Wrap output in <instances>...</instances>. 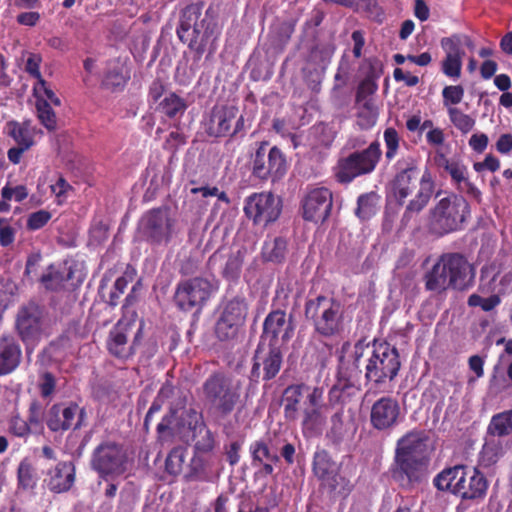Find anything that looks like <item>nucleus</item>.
Masks as SVG:
<instances>
[{"instance_id": "f257e3e1", "label": "nucleus", "mask_w": 512, "mask_h": 512, "mask_svg": "<svg viewBox=\"0 0 512 512\" xmlns=\"http://www.w3.org/2000/svg\"><path fill=\"white\" fill-rule=\"evenodd\" d=\"M429 438L424 431L412 430L400 437L388 468L391 480L404 491H413L428 483L431 474Z\"/></svg>"}, {"instance_id": "f03ea898", "label": "nucleus", "mask_w": 512, "mask_h": 512, "mask_svg": "<svg viewBox=\"0 0 512 512\" xmlns=\"http://www.w3.org/2000/svg\"><path fill=\"white\" fill-rule=\"evenodd\" d=\"M202 3L187 5L181 12L176 34L179 40L187 43L193 52V60L199 62L208 51V57L217 50V41L221 35L217 18L210 9L202 16Z\"/></svg>"}, {"instance_id": "7ed1b4c3", "label": "nucleus", "mask_w": 512, "mask_h": 512, "mask_svg": "<svg viewBox=\"0 0 512 512\" xmlns=\"http://www.w3.org/2000/svg\"><path fill=\"white\" fill-rule=\"evenodd\" d=\"M397 169V173L391 182V189L398 204H404L406 198L412 194L419 184L418 192L407 204L401 219L402 225L407 226L413 214H419L427 206L434 192V181L428 169L419 177L418 163L412 157L399 160Z\"/></svg>"}, {"instance_id": "20e7f679", "label": "nucleus", "mask_w": 512, "mask_h": 512, "mask_svg": "<svg viewBox=\"0 0 512 512\" xmlns=\"http://www.w3.org/2000/svg\"><path fill=\"white\" fill-rule=\"evenodd\" d=\"M352 358L356 368L364 366L366 384L375 388L392 382L401 368L398 349L386 341L374 340L367 344L358 341L354 345Z\"/></svg>"}, {"instance_id": "39448f33", "label": "nucleus", "mask_w": 512, "mask_h": 512, "mask_svg": "<svg viewBox=\"0 0 512 512\" xmlns=\"http://www.w3.org/2000/svg\"><path fill=\"white\" fill-rule=\"evenodd\" d=\"M424 282L428 291L442 292L448 288L466 291L474 285L475 268L461 253H444L425 273Z\"/></svg>"}, {"instance_id": "423d86ee", "label": "nucleus", "mask_w": 512, "mask_h": 512, "mask_svg": "<svg viewBox=\"0 0 512 512\" xmlns=\"http://www.w3.org/2000/svg\"><path fill=\"white\" fill-rule=\"evenodd\" d=\"M304 316L313 327V333L331 340L340 337L345 330V311L342 303L331 296H309L304 304Z\"/></svg>"}, {"instance_id": "0eeeda50", "label": "nucleus", "mask_w": 512, "mask_h": 512, "mask_svg": "<svg viewBox=\"0 0 512 512\" xmlns=\"http://www.w3.org/2000/svg\"><path fill=\"white\" fill-rule=\"evenodd\" d=\"M470 216L469 202L462 195L451 192L429 210L427 230L435 237H443L463 230Z\"/></svg>"}, {"instance_id": "6e6552de", "label": "nucleus", "mask_w": 512, "mask_h": 512, "mask_svg": "<svg viewBox=\"0 0 512 512\" xmlns=\"http://www.w3.org/2000/svg\"><path fill=\"white\" fill-rule=\"evenodd\" d=\"M241 390V382L224 370L213 371L202 384L205 402L221 417L235 410L241 400Z\"/></svg>"}, {"instance_id": "1a4fd4ad", "label": "nucleus", "mask_w": 512, "mask_h": 512, "mask_svg": "<svg viewBox=\"0 0 512 512\" xmlns=\"http://www.w3.org/2000/svg\"><path fill=\"white\" fill-rule=\"evenodd\" d=\"M257 147L249 158L251 175L260 181L276 182L282 179L288 170L285 153L268 141L256 143Z\"/></svg>"}, {"instance_id": "9d476101", "label": "nucleus", "mask_w": 512, "mask_h": 512, "mask_svg": "<svg viewBox=\"0 0 512 512\" xmlns=\"http://www.w3.org/2000/svg\"><path fill=\"white\" fill-rule=\"evenodd\" d=\"M381 156L380 143L373 141L366 149L340 158L335 167L336 180L341 184H348L357 177L372 173Z\"/></svg>"}, {"instance_id": "9b49d317", "label": "nucleus", "mask_w": 512, "mask_h": 512, "mask_svg": "<svg viewBox=\"0 0 512 512\" xmlns=\"http://www.w3.org/2000/svg\"><path fill=\"white\" fill-rule=\"evenodd\" d=\"M299 420L304 438H316L322 434L327 421L323 387L307 389Z\"/></svg>"}, {"instance_id": "f8f14e48", "label": "nucleus", "mask_w": 512, "mask_h": 512, "mask_svg": "<svg viewBox=\"0 0 512 512\" xmlns=\"http://www.w3.org/2000/svg\"><path fill=\"white\" fill-rule=\"evenodd\" d=\"M213 285L204 277H193L178 282L175 293V305L182 311L200 310L211 297Z\"/></svg>"}, {"instance_id": "ddd939ff", "label": "nucleus", "mask_w": 512, "mask_h": 512, "mask_svg": "<svg viewBox=\"0 0 512 512\" xmlns=\"http://www.w3.org/2000/svg\"><path fill=\"white\" fill-rule=\"evenodd\" d=\"M243 210L255 226L266 227L279 218L282 203L271 192L252 193L245 199Z\"/></svg>"}, {"instance_id": "4468645a", "label": "nucleus", "mask_w": 512, "mask_h": 512, "mask_svg": "<svg viewBox=\"0 0 512 512\" xmlns=\"http://www.w3.org/2000/svg\"><path fill=\"white\" fill-rule=\"evenodd\" d=\"M174 220L166 207L153 208L141 219V233L151 244L169 243L172 237Z\"/></svg>"}, {"instance_id": "2eb2a0df", "label": "nucleus", "mask_w": 512, "mask_h": 512, "mask_svg": "<svg viewBox=\"0 0 512 512\" xmlns=\"http://www.w3.org/2000/svg\"><path fill=\"white\" fill-rule=\"evenodd\" d=\"M333 207V194L326 187L308 188L301 199V212L305 221L324 223Z\"/></svg>"}, {"instance_id": "dca6fc26", "label": "nucleus", "mask_w": 512, "mask_h": 512, "mask_svg": "<svg viewBox=\"0 0 512 512\" xmlns=\"http://www.w3.org/2000/svg\"><path fill=\"white\" fill-rule=\"evenodd\" d=\"M131 324L124 323L121 320L110 330L106 347L108 352L121 361L131 359L143 339V324H141L135 333L131 343H128L129 329Z\"/></svg>"}, {"instance_id": "f3484780", "label": "nucleus", "mask_w": 512, "mask_h": 512, "mask_svg": "<svg viewBox=\"0 0 512 512\" xmlns=\"http://www.w3.org/2000/svg\"><path fill=\"white\" fill-rule=\"evenodd\" d=\"M126 456L122 447L114 442H105L95 448L92 454V468L104 478L120 475L125 470Z\"/></svg>"}, {"instance_id": "a211bd4d", "label": "nucleus", "mask_w": 512, "mask_h": 512, "mask_svg": "<svg viewBox=\"0 0 512 512\" xmlns=\"http://www.w3.org/2000/svg\"><path fill=\"white\" fill-rule=\"evenodd\" d=\"M330 425L326 431V439L337 449L350 444L358 430L352 409L338 408L330 417Z\"/></svg>"}, {"instance_id": "6ab92c4d", "label": "nucleus", "mask_w": 512, "mask_h": 512, "mask_svg": "<svg viewBox=\"0 0 512 512\" xmlns=\"http://www.w3.org/2000/svg\"><path fill=\"white\" fill-rule=\"evenodd\" d=\"M282 364L283 354L279 347L269 344L268 349L265 350L259 345L253 357L249 378L255 383H258L260 380L268 382L278 375Z\"/></svg>"}, {"instance_id": "aec40b11", "label": "nucleus", "mask_w": 512, "mask_h": 512, "mask_svg": "<svg viewBox=\"0 0 512 512\" xmlns=\"http://www.w3.org/2000/svg\"><path fill=\"white\" fill-rule=\"evenodd\" d=\"M401 421V407L398 400L382 396L371 406L370 425L377 431H388Z\"/></svg>"}, {"instance_id": "412c9836", "label": "nucleus", "mask_w": 512, "mask_h": 512, "mask_svg": "<svg viewBox=\"0 0 512 512\" xmlns=\"http://www.w3.org/2000/svg\"><path fill=\"white\" fill-rule=\"evenodd\" d=\"M42 319L43 309L35 302H29L20 308L17 314L16 328L24 342L34 340L40 336Z\"/></svg>"}, {"instance_id": "4be33fe9", "label": "nucleus", "mask_w": 512, "mask_h": 512, "mask_svg": "<svg viewBox=\"0 0 512 512\" xmlns=\"http://www.w3.org/2000/svg\"><path fill=\"white\" fill-rule=\"evenodd\" d=\"M293 327L291 318L287 320L286 312L281 309L270 311L264 319L262 338L268 339L269 344L276 345L279 337L287 342L292 337Z\"/></svg>"}, {"instance_id": "5701e85b", "label": "nucleus", "mask_w": 512, "mask_h": 512, "mask_svg": "<svg viewBox=\"0 0 512 512\" xmlns=\"http://www.w3.org/2000/svg\"><path fill=\"white\" fill-rule=\"evenodd\" d=\"M76 480V468L72 461H59L50 468L44 479V483L55 494L68 492Z\"/></svg>"}, {"instance_id": "b1692460", "label": "nucleus", "mask_w": 512, "mask_h": 512, "mask_svg": "<svg viewBox=\"0 0 512 512\" xmlns=\"http://www.w3.org/2000/svg\"><path fill=\"white\" fill-rule=\"evenodd\" d=\"M238 115V108L232 105H215L206 121V133L211 137L229 135L232 123Z\"/></svg>"}, {"instance_id": "393cba45", "label": "nucleus", "mask_w": 512, "mask_h": 512, "mask_svg": "<svg viewBox=\"0 0 512 512\" xmlns=\"http://www.w3.org/2000/svg\"><path fill=\"white\" fill-rule=\"evenodd\" d=\"M377 89V83L370 78L363 79L357 87L356 103L362 105V111L358 112L357 117L360 121L364 120L361 125L373 126L376 123L378 113L371 96Z\"/></svg>"}, {"instance_id": "a878e982", "label": "nucleus", "mask_w": 512, "mask_h": 512, "mask_svg": "<svg viewBox=\"0 0 512 512\" xmlns=\"http://www.w3.org/2000/svg\"><path fill=\"white\" fill-rule=\"evenodd\" d=\"M469 467L465 465H455L443 469L433 479V485L439 491H448L454 495L461 492L462 483L468 480Z\"/></svg>"}, {"instance_id": "bb28decb", "label": "nucleus", "mask_w": 512, "mask_h": 512, "mask_svg": "<svg viewBox=\"0 0 512 512\" xmlns=\"http://www.w3.org/2000/svg\"><path fill=\"white\" fill-rule=\"evenodd\" d=\"M313 387L304 383L291 384L287 386L282 394L283 416L287 422H295L299 420L302 410L303 393H307V389Z\"/></svg>"}, {"instance_id": "cd10ccee", "label": "nucleus", "mask_w": 512, "mask_h": 512, "mask_svg": "<svg viewBox=\"0 0 512 512\" xmlns=\"http://www.w3.org/2000/svg\"><path fill=\"white\" fill-rule=\"evenodd\" d=\"M22 349L19 341L11 335L0 337V376L12 373L20 364Z\"/></svg>"}, {"instance_id": "c85d7f7f", "label": "nucleus", "mask_w": 512, "mask_h": 512, "mask_svg": "<svg viewBox=\"0 0 512 512\" xmlns=\"http://www.w3.org/2000/svg\"><path fill=\"white\" fill-rule=\"evenodd\" d=\"M249 452L251 454L252 466L260 468L258 473L264 476L273 474L274 464L280 461V457L277 453L270 450L266 440L260 439L252 442L249 446Z\"/></svg>"}, {"instance_id": "c756f323", "label": "nucleus", "mask_w": 512, "mask_h": 512, "mask_svg": "<svg viewBox=\"0 0 512 512\" xmlns=\"http://www.w3.org/2000/svg\"><path fill=\"white\" fill-rule=\"evenodd\" d=\"M249 312V305L244 296H235L222 303L219 317L243 328Z\"/></svg>"}, {"instance_id": "7c9ffc66", "label": "nucleus", "mask_w": 512, "mask_h": 512, "mask_svg": "<svg viewBox=\"0 0 512 512\" xmlns=\"http://www.w3.org/2000/svg\"><path fill=\"white\" fill-rule=\"evenodd\" d=\"M84 334L81 332L79 322L72 321L68 324L64 332L50 343V348L54 353H67L77 347Z\"/></svg>"}, {"instance_id": "2f4dec72", "label": "nucleus", "mask_w": 512, "mask_h": 512, "mask_svg": "<svg viewBox=\"0 0 512 512\" xmlns=\"http://www.w3.org/2000/svg\"><path fill=\"white\" fill-rule=\"evenodd\" d=\"M488 489V482L483 473L476 468H469L468 480L462 483L458 496L462 499L474 500L483 498Z\"/></svg>"}, {"instance_id": "473e14b6", "label": "nucleus", "mask_w": 512, "mask_h": 512, "mask_svg": "<svg viewBox=\"0 0 512 512\" xmlns=\"http://www.w3.org/2000/svg\"><path fill=\"white\" fill-rule=\"evenodd\" d=\"M435 163L438 167L444 169V171L449 174L452 182L457 186V188H461V184L463 183L465 185L469 184L468 169L461 161L448 158L443 153H437L435 156Z\"/></svg>"}, {"instance_id": "72a5a7b5", "label": "nucleus", "mask_w": 512, "mask_h": 512, "mask_svg": "<svg viewBox=\"0 0 512 512\" xmlns=\"http://www.w3.org/2000/svg\"><path fill=\"white\" fill-rule=\"evenodd\" d=\"M6 133L18 146L31 148L34 144V128L31 120L18 122L16 120L8 121L5 125Z\"/></svg>"}, {"instance_id": "f704fd0d", "label": "nucleus", "mask_w": 512, "mask_h": 512, "mask_svg": "<svg viewBox=\"0 0 512 512\" xmlns=\"http://www.w3.org/2000/svg\"><path fill=\"white\" fill-rule=\"evenodd\" d=\"M129 79V72L124 65L118 60H112L107 64L102 86L112 91L123 90Z\"/></svg>"}, {"instance_id": "c9c22d12", "label": "nucleus", "mask_w": 512, "mask_h": 512, "mask_svg": "<svg viewBox=\"0 0 512 512\" xmlns=\"http://www.w3.org/2000/svg\"><path fill=\"white\" fill-rule=\"evenodd\" d=\"M188 416L194 419L193 429L198 432L199 439L195 442V450L202 453L211 452L214 448V437L212 432L206 427L203 421H199L200 417L194 409L187 411Z\"/></svg>"}, {"instance_id": "e433bc0d", "label": "nucleus", "mask_w": 512, "mask_h": 512, "mask_svg": "<svg viewBox=\"0 0 512 512\" xmlns=\"http://www.w3.org/2000/svg\"><path fill=\"white\" fill-rule=\"evenodd\" d=\"M312 469L315 476L321 481H329L335 473V462L329 452L318 449L313 456Z\"/></svg>"}, {"instance_id": "4c0bfd02", "label": "nucleus", "mask_w": 512, "mask_h": 512, "mask_svg": "<svg viewBox=\"0 0 512 512\" xmlns=\"http://www.w3.org/2000/svg\"><path fill=\"white\" fill-rule=\"evenodd\" d=\"M487 435L503 438L512 435V409L494 414L487 426Z\"/></svg>"}, {"instance_id": "58836bf2", "label": "nucleus", "mask_w": 512, "mask_h": 512, "mask_svg": "<svg viewBox=\"0 0 512 512\" xmlns=\"http://www.w3.org/2000/svg\"><path fill=\"white\" fill-rule=\"evenodd\" d=\"M187 108V101L175 92L168 93L158 105V110L169 119L182 117Z\"/></svg>"}, {"instance_id": "ea45409f", "label": "nucleus", "mask_w": 512, "mask_h": 512, "mask_svg": "<svg viewBox=\"0 0 512 512\" xmlns=\"http://www.w3.org/2000/svg\"><path fill=\"white\" fill-rule=\"evenodd\" d=\"M287 253V241L282 237L267 239L262 247V258L264 261L282 263Z\"/></svg>"}, {"instance_id": "a19ab883", "label": "nucleus", "mask_w": 512, "mask_h": 512, "mask_svg": "<svg viewBox=\"0 0 512 512\" xmlns=\"http://www.w3.org/2000/svg\"><path fill=\"white\" fill-rule=\"evenodd\" d=\"M505 454V449L501 438L486 439L480 452L481 463L485 467L495 465Z\"/></svg>"}, {"instance_id": "79ce46f5", "label": "nucleus", "mask_w": 512, "mask_h": 512, "mask_svg": "<svg viewBox=\"0 0 512 512\" xmlns=\"http://www.w3.org/2000/svg\"><path fill=\"white\" fill-rule=\"evenodd\" d=\"M380 196L374 192L361 194L357 199L356 216L361 220H369L379 208Z\"/></svg>"}, {"instance_id": "37998d69", "label": "nucleus", "mask_w": 512, "mask_h": 512, "mask_svg": "<svg viewBox=\"0 0 512 512\" xmlns=\"http://www.w3.org/2000/svg\"><path fill=\"white\" fill-rule=\"evenodd\" d=\"M38 476L32 463L23 459L17 469L18 488L22 490H33L36 487Z\"/></svg>"}, {"instance_id": "c03bdc74", "label": "nucleus", "mask_w": 512, "mask_h": 512, "mask_svg": "<svg viewBox=\"0 0 512 512\" xmlns=\"http://www.w3.org/2000/svg\"><path fill=\"white\" fill-rule=\"evenodd\" d=\"M36 114L39 122L49 131L57 129V116L50 103L46 99L36 100Z\"/></svg>"}, {"instance_id": "a18cd8bd", "label": "nucleus", "mask_w": 512, "mask_h": 512, "mask_svg": "<svg viewBox=\"0 0 512 512\" xmlns=\"http://www.w3.org/2000/svg\"><path fill=\"white\" fill-rule=\"evenodd\" d=\"M85 417L86 412L84 408H80L76 403H70L62 409L64 430L67 431L70 428L74 430L79 429Z\"/></svg>"}, {"instance_id": "49530a36", "label": "nucleus", "mask_w": 512, "mask_h": 512, "mask_svg": "<svg viewBox=\"0 0 512 512\" xmlns=\"http://www.w3.org/2000/svg\"><path fill=\"white\" fill-rule=\"evenodd\" d=\"M242 329L243 328L239 327L235 323L228 322L218 316L214 327V333L220 342H233L238 338Z\"/></svg>"}, {"instance_id": "de8ad7c7", "label": "nucleus", "mask_w": 512, "mask_h": 512, "mask_svg": "<svg viewBox=\"0 0 512 512\" xmlns=\"http://www.w3.org/2000/svg\"><path fill=\"white\" fill-rule=\"evenodd\" d=\"M187 449L183 446L174 447L168 454L165 461L166 472L172 476H178L182 473Z\"/></svg>"}, {"instance_id": "09e8293b", "label": "nucleus", "mask_w": 512, "mask_h": 512, "mask_svg": "<svg viewBox=\"0 0 512 512\" xmlns=\"http://www.w3.org/2000/svg\"><path fill=\"white\" fill-rule=\"evenodd\" d=\"M243 262L244 257L240 251L229 255L222 269L223 278L228 281H237L241 275Z\"/></svg>"}, {"instance_id": "8fccbe9b", "label": "nucleus", "mask_w": 512, "mask_h": 512, "mask_svg": "<svg viewBox=\"0 0 512 512\" xmlns=\"http://www.w3.org/2000/svg\"><path fill=\"white\" fill-rule=\"evenodd\" d=\"M448 115L452 124L464 134L471 131L475 125V120L471 116L456 107H449Z\"/></svg>"}, {"instance_id": "3c124183", "label": "nucleus", "mask_w": 512, "mask_h": 512, "mask_svg": "<svg viewBox=\"0 0 512 512\" xmlns=\"http://www.w3.org/2000/svg\"><path fill=\"white\" fill-rule=\"evenodd\" d=\"M498 276L495 265H485L480 271L479 291L483 294L495 291V281Z\"/></svg>"}, {"instance_id": "603ef678", "label": "nucleus", "mask_w": 512, "mask_h": 512, "mask_svg": "<svg viewBox=\"0 0 512 512\" xmlns=\"http://www.w3.org/2000/svg\"><path fill=\"white\" fill-rule=\"evenodd\" d=\"M441 47L446 53V56L461 57L465 55L463 50L462 36L459 34L444 37L441 40Z\"/></svg>"}, {"instance_id": "864d4df0", "label": "nucleus", "mask_w": 512, "mask_h": 512, "mask_svg": "<svg viewBox=\"0 0 512 512\" xmlns=\"http://www.w3.org/2000/svg\"><path fill=\"white\" fill-rule=\"evenodd\" d=\"M33 95L36 98V100L46 99L47 102L50 103V105H61L60 99L56 96L54 91L48 86L47 82L44 79L37 81L34 84Z\"/></svg>"}, {"instance_id": "5fc2aeb1", "label": "nucleus", "mask_w": 512, "mask_h": 512, "mask_svg": "<svg viewBox=\"0 0 512 512\" xmlns=\"http://www.w3.org/2000/svg\"><path fill=\"white\" fill-rule=\"evenodd\" d=\"M40 282L46 289L56 291L63 285L64 277L53 265H50L47 272L41 276Z\"/></svg>"}, {"instance_id": "6e6d98bb", "label": "nucleus", "mask_w": 512, "mask_h": 512, "mask_svg": "<svg viewBox=\"0 0 512 512\" xmlns=\"http://www.w3.org/2000/svg\"><path fill=\"white\" fill-rule=\"evenodd\" d=\"M384 141L386 145L385 157L391 161L397 154L399 149V134L395 128L389 127L384 131Z\"/></svg>"}, {"instance_id": "4d7b16f0", "label": "nucleus", "mask_w": 512, "mask_h": 512, "mask_svg": "<svg viewBox=\"0 0 512 512\" xmlns=\"http://www.w3.org/2000/svg\"><path fill=\"white\" fill-rule=\"evenodd\" d=\"M46 425L52 432L65 431L62 418V407L60 404H54L50 407L46 417Z\"/></svg>"}, {"instance_id": "13d9d810", "label": "nucleus", "mask_w": 512, "mask_h": 512, "mask_svg": "<svg viewBox=\"0 0 512 512\" xmlns=\"http://www.w3.org/2000/svg\"><path fill=\"white\" fill-rule=\"evenodd\" d=\"M52 214L44 209L28 215L26 228L29 231H36L43 228L51 219Z\"/></svg>"}, {"instance_id": "bf43d9fd", "label": "nucleus", "mask_w": 512, "mask_h": 512, "mask_svg": "<svg viewBox=\"0 0 512 512\" xmlns=\"http://www.w3.org/2000/svg\"><path fill=\"white\" fill-rule=\"evenodd\" d=\"M464 96V88L461 85L445 86L442 90L443 103L445 106L459 104Z\"/></svg>"}, {"instance_id": "052dcab7", "label": "nucleus", "mask_w": 512, "mask_h": 512, "mask_svg": "<svg viewBox=\"0 0 512 512\" xmlns=\"http://www.w3.org/2000/svg\"><path fill=\"white\" fill-rule=\"evenodd\" d=\"M32 427L19 415L11 417L9 421V432L16 437L26 438L30 435Z\"/></svg>"}, {"instance_id": "680f3d73", "label": "nucleus", "mask_w": 512, "mask_h": 512, "mask_svg": "<svg viewBox=\"0 0 512 512\" xmlns=\"http://www.w3.org/2000/svg\"><path fill=\"white\" fill-rule=\"evenodd\" d=\"M28 189L25 185H17L11 186L6 184L1 189V197L4 200H12L14 199L16 202H22L28 197Z\"/></svg>"}, {"instance_id": "e2e57ef3", "label": "nucleus", "mask_w": 512, "mask_h": 512, "mask_svg": "<svg viewBox=\"0 0 512 512\" xmlns=\"http://www.w3.org/2000/svg\"><path fill=\"white\" fill-rule=\"evenodd\" d=\"M38 388L42 398L51 397L56 389V378L51 372H44L40 375Z\"/></svg>"}, {"instance_id": "0e129e2a", "label": "nucleus", "mask_w": 512, "mask_h": 512, "mask_svg": "<svg viewBox=\"0 0 512 512\" xmlns=\"http://www.w3.org/2000/svg\"><path fill=\"white\" fill-rule=\"evenodd\" d=\"M462 58L446 56L442 63L443 73L452 78H458L461 74Z\"/></svg>"}, {"instance_id": "69168bd1", "label": "nucleus", "mask_w": 512, "mask_h": 512, "mask_svg": "<svg viewBox=\"0 0 512 512\" xmlns=\"http://www.w3.org/2000/svg\"><path fill=\"white\" fill-rule=\"evenodd\" d=\"M42 63V56L38 53H29L25 63V71L37 81L43 79L40 72V65Z\"/></svg>"}, {"instance_id": "338daca9", "label": "nucleus", "mask_w": 512, "mask_h": 512, "mask_svg": "<svg viewBox=\"0 0 512 512\" xmlns=\"http://www.w3.org/2000/svg\"><path fill=\"white\" fill-rule=\"evenodd\" d=\"M42 415L43 408L38 400H33L28 409V420L27 422L32 428L42 429Z\"/></svg>"}, {"instance_id": "774afa93", "label": "nucleus", "mask_w": 512, "mask_h": 512, "mask_svg": "<svg viewBox=\"0 0 512 512\" xmlns=\"http://www.w3.org/2000/svg\"><path fill=\"white\" fill-rule=\"evenodd\" d=\"M350 388L351 385L348 383L333 385L328 392L329 404L331 406L342 405L344 403V394Z\"/></svg>"}]
</instances>
